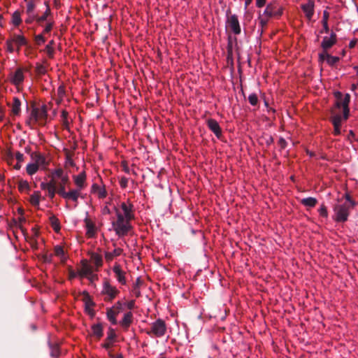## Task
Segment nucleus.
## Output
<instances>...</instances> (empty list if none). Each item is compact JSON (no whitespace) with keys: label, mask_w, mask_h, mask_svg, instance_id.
Here are the masks:
<instances>
[{"label":"nucleus","mask_w":358,"mask_h":358,"mask_svg":"<svg viewBox=\"0 0 358 358\" xmlns=\"http://www.w3.org/2000/svg\"><path fill=\"white\" fill-rule=\"evenodd\" d=\"M7 163L12 166V165H14L13 164V162H14V160H15V158H14V155H13L12 154H9L7 157Z\"/></svg>","instance_id":"nucleus-53"},{"label":"nucleus","mask_w":358,"mask_h":358,"mask_svg":"<svg viewBox=\"0 0 358 358\" xmlns=\"http://www.w3.org/2000/svg\"><path fill=\"white\" fill-rule=\"evenodd\" d=\"M49 177L50 178V182H53L58 185V188L65 187L69 181L68 174L61 168L52 170Z\"/></svg>","instance_id":"nucleus-9"},{"label":"nucleus","mask_w":358,"mask_h":358,"mask_svg":"<svg viewBox=\"0 0 358 358\" xmlns=\"http://www.w3.org/2000/svg\"><path fill=\"white\" fill-rule=\"evenodd\" d=\"M123 252V250L120 248H115L112 252H106L105 253V259L108 262H110L114 258L120 256Z\"/></svg>","instance_id":"nucleus-28"},{"label":"nucleus","mask_w":358,"mask_h":358,"mask_svg":"<svg viewBox=\"0 0 358 358\" xmlns=\"http://www.w3.org/2000/svg\"><path fill=\"white\" fill-rule=\"evenodd\" d=\"M36 71L38 74L43 75L46 72V69L43 64H37Z\"/></svg>","instance_id":"nucleus-46"},{"label":"nucleus","mask_w":358,"mask_h":358,"mask_svg":"<svg viewBox=\"0 0 358 358\" xmlns=\"http://www.w3.org/2000/svg\"><path fill=\"white\" fill-rule=\"evenodd\" d=\"M337 41L336 34L332 32L330 36H324L321 43L323 50H327L331 48Z\"/></svg>","instance_id":"nucleus-20"},{"label":"nucleus","mask_w":358,"mask_h":358,"mask_svg":"<svg viewBox=\"0 0 358 358\" xmlns=\"http://www.w3.org/2000/svg\"><path fill=\"white\" fill-rule=\"evenodd\" d=\"M126 306L129 309V310H131L134 308V306H135V301L134 300H131L129 301H128L127 303H126Z\"/></svg>","instance_id":"nucleus-55"},{"label":"nucleus","mask_w":358,"mask_h":358,"mask_svg":"<svg viewBox=\"0 0 358 358\" xmlns=\"http://www.w3.org/2000/svg\"><path fill=\"white\" fill-rule=\"evenodd\" d=\"M3 26V16L0 15V27Z\"/></svg>","instance_id":"nucleus-59"},{"label":"nucleus","mask_w":358,"mask_h":358,"mask_svg":"<svg viewBox=\"0 0 358 358\" xmlns=\"http://www.w3.org/2000/svg\"><path fill=\"white\" fill-rule=\"evenodd\" d=\"M53 41H51L45 47V51L50 57L54 55V48H52Z\"/></svg>","instance_id":"nucleus-43"},{"label":"nucleus","mask_w":358,"mask_h":358,"mask_svg":"<svg viewBox=\"0 0 358 358\" xmlns=\"http://www.w3.org/2000/svg\"><path fill=\"white\" fill-rule=\"evenodd\" d=\"M266 3V0H256V5L259 8H262Z\"/></svg>","instance_id":"nucleus-56"},{"label":"nucleus","mask_w":358,"mask_h":358,"mask_svg":"<svg viewBox=\"0 0 358 358\" xmlns=\"http://www.w3.org/2000/svg\"><path fill=\"white\" fill-rule=\"evenodd\" d=\"M84 303H85V310L87 312V313L90 315H94L93 307H94V303L87 293L85 294V296L84 298Z\"/></svg>","instance_id":"nucleus-30"},{"label":"nucleus","mask_w":358,"mask_h":358,"mask_svg":"<svg viewBox=\"0 0 358 358\" xmlns=\"http://www.w3.org/2000/svg\"><path fill=\"white\" fill-rule=\"evenodd\" d=\"M92 335L98 339H100L103 336V329L101 324H94L91 327Z\"/></svg>","instance_id":"nucleus-31"},{"label":"nucleus","mask_w":358,"mask_h":358,"mask_svg":"<svg viewBox=\"0 0 358 358\" xmlns=\"http://www.w3.org/2000/svg\"><path fill=\"white\" fill-rule=\"evenodd\" d=\"M48 120V110L45 104L34 106L27 120V124L31 128L36 125H45Z\"/></svg>","instance_id":"nucleus-3"},{"label":"nucleus","mask_w":358,"mask_h":358,"mask_svg":"<svg viewBox=\"0 0 358 358\" xmlns=\"http://www.w3.org/2000/svg\"><path fill=\"white\" fill-rule=\"evenodd\" d=\"M131 220L124 218L120 213L116 215V220L112 222V227L116 234L119 236L127 235L131 229Z\"/></svg>","instance_id":"nucleus-6"},{"label":"nucleus","mask_w":358,"mask_h":358,"mask_svg":"<svg viewBox=\"0 0 358 358\" xmlns=\"http://www.w3.org/2000/svg\"><path fill=\"white\" fill-rule=\"evenodd\" d=\"M14 158L16 159L17 162L13 165V168L16 170H19L22 167V164L24 161V156L22 153L17 152L14 155Z\"/></svg>","instance_id":"nucleus-34"},{"label":"nucleus","mask_w":358,"mask_h":358,"mask_svg":"<svg viewBox=\"0 0 358 358\" xmlns=\"http://www.w3.org/2000/svg\"><path fill=\"white\" fill-rule=\"evenodd\" d=\"M85 227L86 229V236L88 238L94 237L97 231L95 222L89 217H85L84 220Z\"/></svg>","instance_id":"nucleus-18"},{"label":"nucleus","mask_w":358,"mask_h":358,"mask_svg":"<svg viewBox=\"0 0 358 358\" xmlns=\"http://www.w3.org/2000/svg\"><path fill=\"white\" fill-rule=\"evenodd\" d=\"M3 119V110L1 108H0V121H2Z\"/></svg>","instance_id":"nucleus-58"},{"label":"nucleus","mask_w":358,"mask_h":358,"mask_svg":"<svg viewBox=\"0 0 358 358\" xmlns=\"http://www.w3.org/2000/svg\"><path fill=\"white\" fill-rule=\"evenodd\" d=\"M354 205L355 203L351 200L350 196L346 195V201L343 203H339L335 206L334 208V220L338 222H344L347 221L350 210Z\"/></svg>","instance_id":"nucleus-4"},{"label":"nucleus","mask_w":358,"mask_h":358,"mask_svg":"<svg viewBox=\"0 0 358 358\" xmlns=\"http://www.w3.org/2000/svg\"><path fill=\"white\" fill-rule=\"evenodd\" d=\"M317 200L313 197H308L301 200V203L305 206L313 208L315 206Z\"/></svg>","instance_id":"nucleus-38"},{"label":"nucleus","mask_w":358,"mask_h":358,"mask_svg":"<svg viewBox=\"0 0 358 358\" xmlns=\"http://www.w3.org/2000/svg\"><path fill=\"white\" fill-rule=\"evenodd\" d=\"M336 101L335 103V108L332 111V124L334 125V133L335 135H339L341 134V125L342 121V117L338 114H335V110L343 108V119L347 120L349 115V103L350 101V96L349 94H346L343 97V94L341 92L336 91L334 93Z\"/></svg>","instance_id":"nucleus-1"},{"label":"nucleus","mask_w":358,"mask_h":358,"mask_svg":"<svg viewBox=\"0 0 358 358\" xmlns=\"http://www.w3.org/2000/svg\"><path fill=\"white\" fill-rule=\"evenodd\" d=\"M41 199V194L39 191H35L31 194L29 197L30 203L34 206L38 208Z\"/></svg>","instance_id":"nucleus-33"},{"label":"nucleus","mask_w":358,"mask_h":358,"mask_svg":"<svg viewBox=\"0 0 358 358\" xmlns=\"http://www.w3.org/2000/svg\"><path fill=\"white\" fill-rule=\"evenodd\" d=\"M105 211H107V213H109V209H108V208H106L104 209V212H105Z\"/></svg>","instance_id":"nucleus-62"},{"label":"nucleus","mask_w":358,"mask_h":358,"mask_svg":"<svg viewBox=\"0 0 358 358\" xmlns=\"http://www.w3.org/2000/svg\"><path fill=\"white\" fill-rule=\"evenodd\" d=\"M11 108V113L13 115H19L21 112V101L17 97H14L13 102L9 105Z\"/></svg>","instance_id":"nucleus-29"},{"label":"nucleus","mask_w":358,"mask_h":358,"mask_svg":"<svg viewBox=\"0 0 358 358\" xmlns=\"http://www.w3.org/2000/svg\"><path fill=\"white\" fill-rule=\"evenodd\" d=\"M72 178L77 189L83 190L87 187V176L85 171H83L78 175L73 176Z\"/></svg>","instance_id":"nucleus-17"},{"label":"nucleus","mask_w":358,"mask_h":358,"mask_svg":"<svg viewBox=\"0 0 358 358\" xmlns=\"http://www.w3.org/2000/svg\"><path fill=\"white\" fill-rule=\"evenodd\" d=\"M301 8L307 18L310 20L314 14V1L310 0L307 3L303 4Z\"/></svg>","instance_id":"nucleus-25"},{"label":"nucleus","mask_w":358,"mask_h":358,"mask_svg":"<svg viewBox=\"0 0 358 358\" xmlns=\"http://www.w3.org/2000/svg\"><path fill=\"white\" fill-rule=\"evenodd\" d=\"M207 125L208 128L213 131L215 135L220 138L222 135V129L218 122L214 119H209L207 120Z\"/></svg>","instance_id":"nucleus-23"},{"label":"nucleus","mask_w":358,"mask_h":358,"mask_svg":"<svg viewBox=\"0 0 358 358\" xmlns=\"http://www.w3.org/2000/svg\"><path fill=\"white\" fill-rule=\"evenodd\" d=\"M115 215H118L120 213V215L123 216L124 218H127V220H132L134 218V206L129 201L122 202L119 206L115 207Z\"/></svg>","instance_id":"nucleus-12"},{"label":"nucleus","mask_w":358,"mask_h":358,"mask_svg":"<svg viewBox=\"0 0 358 358\" xmlns=\"http://www.w3.org/2000/svg\"><path fill=\"white\" fill-rule=\"evenodd\" d=\"M78 268V277L80 278H87L91 282L98 280L97 274L94 272L96 271L94 267L87 259H82Z\"/></svg>","instance_id":"nucleus-5"},{"label":"nucleus","mask_w":358,"mask_h":358,"mask_svg":"<svg viewBox=\"0 0 358 358\" xmlns=\"http://www.w3.org/2000/svg\"><path fill=\"white\" fill-rule=\"evenodd\" d=\"M41 169L36 164L30 162L26 166V172L29 176H33Z\"/></svg>","instance_id":"nucleus-37"},{"label":"nucleus","mask_w":358,"mask_h":358,"mask_svg":"<svg viewBox=\"0 0 358 358\" xmlns=\"http://www.w3.org/2000/svg\"><path fill=\"white\" fill-rule=\"evenodd\" d=\"M50 8L48 6L47 8H46V10L45 11L44 14L41 16V17H38L36 20L38 23H41L45 20H47L48 17L50 15Z\"/></svg>","instance_id":"nucleus-42"},{"label":"nucleus","mask_w":358,"mask_h":358,"mask_svg":"<svg viewBox=\"0 0 358 358\" xmlns=\"http://www.w3.org/2000/svg\"><path fill=\"white\" fill-rule=\"evenodd\" d=\"M122 303L119 301L113 306L107 309V318L113 324H117V316L122 311Z\"/></svg>","instance_id":"nucleus-14"},{"label":"nucleus","mask_w":358,"mask_h":358,"mask_svg":"<svg viewBox=\"0 0 358 358\" xmlns=\"http://www.w3.org/2000/svg\"><path fill=\"white\" fill-rule=\"evenodd\" d=\"M356 45V41H351L349 43L350 48H353Z\"/></svg>","instance_id":"nucleus-57"},{"label":"nucleus","mask_w":358,"mask_h":358,"mask_svg":"<svg viewBox=\"0 0 358 358\" xmlns=\"http://www.w3.org/2000/svg\"><path fill=\"white\" fill-rule=\"evenodd\" d=\"M81 191L82 190L76 188L71 189L69 191L66 192V187H64L62 188H58L57 194L66 200L72 201L75 203H77L78 198L80 196Z\"/></svg>","instance_id":"nucleus-13"},{"label":"nucleus","mask_w":358,"mask_h":358,"mask_svg":"<svg viewBox=\"0 0 358 358\" xmlns=\"http://www.w3.org/2000/svg\"><path fill=\"white\" fill-rule=\"evenodd\" d=\"M329 12H328V11H327V10H324V11L323 12L322 23V25H323L324 31L326 33H328V32H329V25H328V20H329Z\"/></svg>","instance_id":"nucleus-39"},{"label":"nucleus","mask_w":358,"mask_h":358,"mask_svg":"<svg viewBox=\"0 0 358 358\" xmlns=\"http://www.w3.org/2000/svg\"><path fill=\"white\" fill-rule=\"evenodd\" d=\"M34 8L35 5L32 1H28L27 2V13L29 15V17L26 20L27 23H30L35 18L34 15Z\"/></svg>","instance_id":"nucleus-27"},{"label":"nucleus","mask_w":358,"mask_h":358,"mask_svg":"<svg viewBox=\"0 0 358 358\" xmlns=\"http://www.w3.org/2000/svg\"><path fill=\"white\" fill-rule=\"evenodd\" d=\"M167 331L166 322L162 319H157L150 324L149 329L146 330V334L150 337L161 338L164 336Z\"/></svg>","instance_id":"nucleus-8"},{"label":"nucleus","mask_w":358,"mask_h":358,"mask_svg":"<svg viewBox=\"0 0 358 358\" xmlns=\"http://www.w3.org/2000/svg\"><path fill=\"white\" fill-rule=\"evenodd\" d=\"M248 101L252 106H256L258 103L257 95L255 93L250 94L248 96Z\"/></svg>","instance_id":"nucleus-44"},{"label":"nucleus","mask_w":358,"mask_h":358,"mask_svg":"<svg viewBox=\"0 0 358 358\" xmlns=\"http://www.w3.org/2000/svg\"><path fill=\"white\" fill-rule=\"evenodd\" d=\"M20 13L18 11H15L12 16V22L15 26H18L21 23Z\"/></svg>","instance_id":"nucleus-41"},{"label":"nucleus","mask_w":358,"mask_h":358,"mask_svg":"<svg viewBox=\"0 0 358 358\" xmlns=\"http://www.w3.org/2000/svg\"><path fill=\"white\" fill-rule=\"evenodd\" d=\"M133 315L131 312L127 313L124 315V317L120 322V324L124 327L128 328L132 322Z\"/></svg>","instance_id":"nucleus-36"},{"label":"nucleus","mask_w":358,"mask_h":358,"mask_svg":"<svg viewBox=\"0 0 358 358\" xmlns=\"http://www.w3.org/2000/svg\"><path fill=\"white\" fill-rule=\"evenodd\" d=\"M160 358H165V357H160Z\"/></svg>","instance_id":"nucleus-64"},{"label":"nucleus","mask_w":358,"mask_h":358,"mask_svg":"<svg viewBox=\"0 0 358 358\" xmlns=\"http://www.w3.org/2000/svg\"><path fill=\"white\" fill-rule=\"evenodd\" d=\"M105 301H113L120 294L119 289L113 285L109 280H104L101 292Z\"/></svg>","instance_id":"nucleus-10"},{"label":"nucleus","mask_w":358,"mask_h":358,"mask_svg":"<svg viewBox=\"0 0 358 358\" xmlns=\"http://www.w3.org/2000/svg\"><path fill=\"white\" fill-rule=\"evenodd\" d=\"M17 188L21 193L28 194L31 187L27 180L20 179L17 182Z\"/></svg>","instance_id":"nucleus-32"},{"label":"nucleus","mask_w":358,"mask_h":358,"mask_svg":"<svg viewBox=\"0 0 358 358\" xmlns=\"http://www.w3.org/2000/svg\"><path fill=\"white\" fill-rule=\"evenodd\" d=\"M227 27L236 35L241 33V27L238 20V17L236 15H231L228 17L227 20Z\"/></svg>","instance_id":"nucleus-16"},{"label":"nucleus","mask_w":358,"mask_h":358,"mask_svg":"<svg viewBox=\"0 0 358 358\" xmlns=\"http://www.w3.org/2000/svg\"><path fill=\"white\" fill-rule=\"evenodd\" d=\"M54 253L55 256L58 257L59 259L64 262L66 259L64 248L61 245H56L54 248Z\"/></svg>","instance_id":"nucleus-35"},{"label":"nucleus","mask_w":358,"mask_h":358,"mask_svg":"<svg viewBox=\"0 0 358 358\" xmlns=\"http://www.w3.org/2000/svg\"><path fill=\"white\" fill-rule=\"evenodd\" d=\"M319 213L320 216H322L324 217H327L328 216V212L326 206L324 205H322L320 208H319Z\"/></svg>","instance_id":"nucleus-48"},{"label":"nucleus","mask_w":358,"mask_h":358,"mask_svg":"<svg viewBox=\"0 0 358 358\" xmlns=\"http://www.w3.org/2000/svg\"><path fill=\"white\" fill-rule=\"evenodd\" d=\"M115 338H116V333L115 331V330L110 327L108 328V332H107V337L104 341V343H103V347L106 349H109L110 348L115 341Z\"/></svg>","instance_id":"nucleus-22"},{"label":"nucleus","mask_w":358,"mask_h":358,"mask_svg":"<svg viewBox=\"0 0 358 358\" xmlns=\"http://www.w3.org/2000/svg\"><path fill=\"white\" fill-rule=\"evenodd\" d=\"M357 72H358V68H357Z\"/></svg>","instance_id":"nucleus-63"},{"label":"nucleus","mask_w":358,"mask_h":358,"mask_svg":"<svg viewBox=\"0 0 358 358\" xmlns=\"http://www.w3.org/2000/svg\"><path fill=\"white\" fill-rule=\"evenodd\" d=\"M90 262L94 264L95 271H98L103 265V259L100 254L93 252L90 255Z\"/></svg>","instance_id":"nucleus-26"},{"label":"nucleus","mask_w":358,"mask_h":358,"mask_svg":"<svg viewBox=\"0 0 358 358\" xmlns=\"http://www.w3.org/2000/svg\"><path fill=\"white\" fill-rule=\"evenodd\" d=\"M283 13L282 6L276 1L268 3L262 14H259L258 20L262 28H264L271 18H279Z\"/></svg>","instance_id":"nucleus-2"},{"label":"nucleus","mask_w":358,"mask_h":358,"mask_svg":"<svg viewBox=\"0 0 358 358\" xmlns=\"http://www.w3.org/2000/svg\"><path fill=\"white\" fill-rule=\"evenodd\" d=\"M113 358H123V357L121 355H118L117 356H113Z\"/></svg>","instance_id":"nucleus-61"},{"label":"nucleus","mask_w":358,"mask_h":358,"mask_svg":"<svg viewBox=\"0 0 358 358\" xmlns=\"http://www.w3.org/2000/svg\"><path fill=\"white\" fill-rule=\"evenodd\" d=\"M78 277V268H77V271L73 270L71 268H69V278L70 280Z\"/></svg>","instance_id":"nucleus-47"},{"label":"nucleus","mask_w":358,"mask_h":358,"mask_svg":"<svg viewBox=\"0 0 358 358\" xmlns=\"http://www.w3.org/2000/svg\"><path fill=\"white\" fill-rule=\"evenodd\" d=\"M52 26H53V23L52 22H49L46 26L44 28L43 31V34H48L50 32V31L52 30Z\"/></svg>","instance_id":"nucleus-51"},{"label":"nucleus","mask_w":358,"mask_h":358,"mask_svg":"<svg viewBox=\"0 0 358 358\" xmlns=\"http://www.w3.org/2000/svg\"><path fill=\"white\" fill-rule=\"evenodd\" d=\"M41 188L48 191V197L52 199L58 190V185L53 182H42L41 184Z\"/></svg>","instance_id":"nucleus-19"},{"label":"nucleus","mask_w":358,"mask_h":358,"mask_svg":"<svg viewBox=\"0 0 358 358\" xmlns=\"http://www.w3.org/2000/svg\"><path fill=\"white\" fill-rule=\"evenodd\" d=\"M31 162L39 166L41 170L45 169L48 165V162L45 155L39 152H33L31 155Z\"/></svg>","instance_id":"nucleus-15"},{"label":"nucleus","mask_w":358,"mask_h":358,"mask_svg":"<svg viewBox=\"0 0 358 358\" xmlns=\"http://www.w3.org/2000/svg\"><path fill=\"white\" fill-rule=\"evenodd\" d=\"M128 184V179L126 177H122L120 180V185L121 187L125 188L127 187Z\"/></svg>","instance_id":"nucleus-52"},{"label":"nucleus","mask_w":358,"mask_h":358,"mask_svg":"<svg viewBox=\"0 0 358 358\" xmlns=\"http://www.w3.org/2000/svg\"><path fill=\"white\" fill-rule=\"evenodd\" d=\"M67 116H68V113L65 110H63L62 112V122H63V124L65 126V127H68L69 125V121L67 120Z\"/></svg>","instance_id":"nucleus-49"},{"label":"nucleus","mask_w":358,"mask_h":358,"mask_svg":"<svg viewBox=\"0 0 358 358\" xmlns=\"http://www.w3.org/2000/svg\"><path fill=\"white\" fill-rule=\"evenodd\" d=\"M329 55H330L327 52V50H323V52L319 55L320 61H321V62L327 61V56H329Z\"/></svg>","instance_id":"nucleus-50"},{"label":"nucleus","mask_w":358,"mask_h":358,"mask_svg":"<svg viewBox=\"0 0 358 358\" xmlns=\"http://www.w3.org/2000/svg\"><path fill=\"white\" fill-rule=\"evenodd\" d=\"M29 71L27 67H19L15 71L10 73L8 79L13 85L18 92L23 90V82L25 78L24 73Z\"/></svg>","instance_id":"nucleus-7"},{"label":"nucleus","mask_w":358,"mask_h":358,"mask_svg":"<svg viewBox=\"0 0 358 358\" xmlns=\"http://www.w3.org/2000/svg\"><path fill=\"white\" fill-rule=\"evenodd\" d=\"M327 62L329 65H331V66L335 64L336 63H337L339 60V58L338 57L331 56V55L327 56Z\"/></svg>","instance_id":"nucleus-45"},{"label":"nucleus","mask_w":358,"mask_h":358,"mask_svg":"<svg viewBox=\"0 0 358 358\" xmlns=\"http://www.w3.org/2000/svg\"><path fill=\"white\" fill-rule=\"evenodd\" d=\"M252 1V0H245V6H248Z\"/></svg>","instance_id":"nucleus-60"},{"label":"nucleus","mask_w":358,"mask_h":358,"mask_svg":"<svg viewBox=\"0 0 358 358\" xmlns=\"http://www.w3.org/2000/svg\"><path fill=\"white\" fill-rule=\"evenodd\" d=\"M92 192L96 194L99 199H104L107 196V192L104 185L93 184L92 186Z\"/></svg>","instance_id":"nucleus-24"},{"label":"nucleus","mask_w":358,"mask_h":358,"mask_svg":"<svg viewBox=\"0 0 358 358\" xmlns=\"http://www.w3.org/2000/svg\"><path fill=\"white\" fill-rule=\"evenodd\" d=\"M50 222L52 227L56 232H58L60 230L59 221L55 215L50 217Z\"/></svg>","instance_id":"nucleus-40"},{"label":"nucleus","mask_w":358,"mask_h":358,"mask_svg":"<svg viewBox=\"0 0 358 358\" xmlns=\"http://www.w3.org/2000/svg\"><path fill=\"white\" fill-rule=\"evenodd\" d=\"M113 271L118 282L121 285H125L127 282L125 272L122 269L121 266L117 263L115 264Z\"/></svg>","instance_id":"nucleus-21"},{"label":"nucleus","mask_w":358,"mask_h":358,"mask_svg":"<svg viewBox=\"0 0 358 358\" xmlns=\"http://www.w3.org/2000/svg\"><path fill=\"white\" fill-rule=\"evenodd\" d=\"M26 44V39L22 35L13 34L6 41V50L9 52L19 51L20 48Z\"/></svg>","instance_id":"nucleus-11"},{"label":"nucleus","mask_w":358,"mask_h":358,"mask_svg":"<svg viewBox=\"0 0 358 358\" xmlns=\"http://www.w3.org/2000/svg\"><path fill=\"white\" fill-rule=\"evenodd\" d=\"M45 34H43V33H42L40 35H38L36 38V41L40 43H44L45 39Z\"/></svg>","instance_id":"nucleus-54"}]
</instances>
